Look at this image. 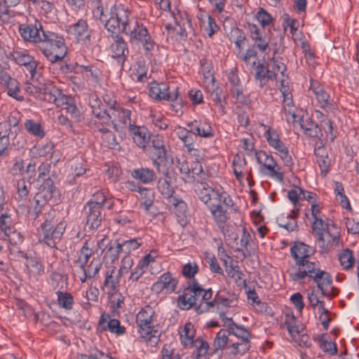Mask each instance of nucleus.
Masks as SVG:
<instances>
[{
	"label": "nucleus",
	"mask_w": 359,
	"mask_h": 359,
	"mask_svg": "<svg viewBox=\"0 0 359 359\" xmlns=\"http://www.w3.org/2000/svg\"><path fill=\"white\" fill-rule=\"evenodd\" d=\"M194 187L199 200L210 210L214 221L222 224L226 219L224 206L231 208L233 205L229 194L216 189L210 183L195 184Z\"/></svg>",
	"instance_id": "1"
},
{
	"label": "nucleus",
	"mask_w": 359,
	"mask_h": 359,
	"mask_svg": "<svg viewBox=\"0 0 359 359\" xmlns=\"http://www.w3.org/2000/svg\"><path fill=\"white\" fill-rule=\"evenodd\" d=\"M97 6L93 11V16L104 24V28L110 33V36L120 35V32H126L129 25L131 11L122 4H115L111 7L110 17L104 13V8L100 0L97 1Z\"/></svg>",
	"instance_id": "2"
},
{
	"label": "nucleus",
	"mask_w": 359,
	"mask_h": 359,
	"mask_svg": "<svg viewBox=\"0 0 359 359\" xmlns=\"http://www.w3.org/2000/svg\"><path fill=\"white\" fill-rule=\"evenodd\" d=\"M39 48L51 63L63 60L67 52V47L62 35L58 33L42 30Z\"/></svg>",
	"instance_id": "3"
},
{
	"label": "nucleus",
	"mask_w": 359,
	"mask_h": 359,
	"mask_svg": "<svg viewBox=\"0 0 359 359\" xmlns=\"http://www.w3.org/2000/svg\"><path fill=\"white\" fill-rule=\"evenodd\" d=\"M290 252L291 257L294 260V264L287 271L288 276L291 280L297 274H300V272L304 273L303 270L313 265L314 262L310 261L309 259L316 253V250L314 247L303 242L295 241L291 246Z\"/></svg>",
	"instance_id": "4"
},
{
	"label": "nucleus",
	"mask_w": 359,
	"mask_h": 359,
	"mask_svg": "<svg viewBox=\"0 0 359 359\" xmlns=\"http://www.w3.org/2000/svg\"><path fill=\"white\" fill-rule=\"evenodd\" d=\"M283 60L282 57L273 56L269 60L268 63L264 61L258 62L255 68V79L259 82L261 88H264L269 81L276 80L278 72L284 77L287 66Z\"/></svg>",
	"instance_id": "5"
},
{
	"label": "nucleus",
	"mask_w": 359,
	"mask_h": 359,
	"mask_svg": "<svg viewBox=\"0 0 359 359\" xmlns=\"http://www.w3.org/2000/svg\"><path fill=\"white\" fill-rule=\"evenodd\" d=\"M230 323L226 325V329H221L216 334L214 339V351L212 353H216L217 351H222L226 346L229 341V336L232 334L241 341L250 342L252 334L243 325L236 324L233 319H227Z\"/></svg>",
	"instance_id": "6"
},
{
	"label": "nucleus",
	"mask_w": 359,
	"mask_h": 359,
	"mask_svg": "<svg viewBox=\"0 0 359 359\" xmlns=\"http://www.w3.org/2000/svg\"><path fill=\"white\" fill-rule=\"evenodd\" d=\"M65 228V222L57 223L53 219L46 218L41 224L40 242L46 243L50 248H55L56 244L60 241Z\"/></svg>",
	"instance_id": "7"
},
{
	"label": "nucleus",
	"mask_w": 359,
	"mask_h": 359,
	"mask_svg": "<svg viewBox=\"0 0 359 359\" xmlns=\"http://www.w3.org/2000/svg\"><path fill=\"white\" fill-rule=\"evenodd\" d=\"M203 288L196 279L188 282L182 294L177 298V304L182 310H188L194 306L203 294Z\"/></svg>",
	"instance_id": "8"
},
{
	"label": "nucleus",
	"mask_w": 359,
	"mask_h": 359,
	"mask_svg": "<svg viewBox=\"0 0 359 359\" xmlns=\"http://www.w3.org/2000/svg\"><path fill=\"white\" fill-rule=\"evenodd\" d=\"M313 267L306 268L304 273L300 272V274H297L291 280L294 282H299L304 280L306 278H309V280H313L316 283L318 287H321L322 285L329 286L332 283V278L331 275L323 270H321L318 264L316 262L313 263Z\"/></svg>",
	"instance_id": "9"
},
{
	"label": "nucleus",
	"mask_w": 359,
	"mask_h": 359,
	"mask_svg": "<svg viewBox=\"0 0 359 359\" xmlns=\"http://www.w3.org/2000/svg\"><path fill=\"white\" fill-rule=\"evenodd\" d=\"M255 157L257 163L261 165V172L271 177L276 178L280 182L283 180L284 175L280 171L281 168L277 164L271 155L260 150L255 152Z\"/></svg>",
	"instance_id": "10"
},
{
	"label": "nucleus",
	"mask_w": 359,
	"mask_h": 359,
	"mask_svg": "<svg viewBox=\"0 0 359 359\" xmlns=\"http://www.w3.org/2000/svg\"><path fill=\"white\" fill-rule=\"evenodd\" d=\"M154 313L153 308L147 305L140 310L136 316V323L140 332L150 338L159 337L158 332L154 330L153 325Z\"/></svg>",
	"instance_id": "11"
},
{
	"label": "nucleus",
	"mask_w": 359,
	"mask_h": 359,
	"mask_svg": "<svg viewBox=\"0 0 359 359\" xmlns=\"http://www.w3.org/2000/svg\"><path fill=\"white\" fill-rule=\"evenodd\" d=\"M248 28L250 31V37L254 41L252 46L246 50L245 55L249 58L257 59V53L255 50V48H258L262 52H265L269 47L270 42L269 37L264 34L263 32L254 24H249Z\"/></svg>",
	"instance_id": "12"
},
{
	"label": "nucleus",
	"mask_w": 359,
	"mask_h": 359,
	"mask_svg": "<svg viewBox=\"0 0 359 359\" xmlns=\"http://www.w3.org/2000/svg\"><path fill=\"white\" fill-rule=\"evenodd\" d=\"M93 197L83 206V212L86 217V225L91 230L97 229L105 217V214Z\"/></svg>",
	"instance_id": "13"
},
{
	"label": "nucleus",
	"mask_w": 359,
	"mask_h": 359,
	"mask_svg": "<svg viewBox=\"0 0 359 359\" xmlns=\"http://www.w3.org/2000/svg\"><path fill=\"white\" fill-rule=\"evenodd\" d=\"M42 30H44L41 22L34 18L33 22L20 24L18 31L22 38L27 42L39 43L41 41Z\"/></svg>",
	"instance_id": "14"
},
{
	"label": "nucleus",
	"mask_w": 359,
	"mask_h": 359,
	"mask_svg": "<svg viewBox=\"0 0 359 359\" xmlns=\"http://www.w3.org/2000/svg\"><path fill=\"white\" fill-rule=\"evenodd\" d=\"M149 158L158 173L163 176L169 175V167L170 163H172V156L168 154L166 148L150 151Z\"/></svg>",
	"instance_id": "15"
},
{
	"label": "nucleus",
	"mask_w": 359,
	"mask_h": 359,
	"mask_svg": "<svg viewBox=\"0 0 359 359\" xmlns=\"http://www.w3.org/2000/svg\"><path fill=\"white\" fill-rule=\"evenodd\" d=\"M40 100L54 103L57 107H63L64 100H66V95H64L60 89L57 88L51 82L42 84Z\"/></svg>",
	"instance_id": "16"
},
{
	"label": "nucleus",
	"mask_w": 359,
	"mask_h": 359,
	"mask_svg": "<svg viewBox=\"0 0 359 359\" xmlns=\"http://www.w3.org/2000/svg\"><path fill=\"white\" fill-rule=\"evenodd\" d=\"M111 38L114 40L110 46L112 57L117 60L119 65L123 67L129 55L128 43L121 35L111 36Z\"/></svg>",
	"instance_id": "17"
},
{
	"label": "nucleus",
	"mask_w": 359,
	"mask_h": 359,
	"mask_svg": "<svg viewBox=\"0 0 359 359\" xmlns=\"http://www.w3.org/2000/svg\"><path fill=\"white\" fill-rule=\"evenodd\" d=\"M67 32L73 35L77 41H82L83 43L90 44L91 32L89 31L88 22L84 19H79L76 22L69 25Z\"/></svg>",
	"instance_id": "18"
},
{
	"label": "nucleus",
	"mask_w": 359,
	"mask_h": 359,
	"mask_svg": "<svg viewBox=\"0 0 359 359\" xmlns=\"http://www.w3.org/2000/svg\"><path fill=\"white\" fill-rule=\"evenodd\" d=\"M309 90L315 95L320 107L325 110L331 111L334 109L330 95L324 90L319 82L313 79H310Z\"/></svg>",
	"instance_id": "19"
},
{
	"label": "nucleus",
	"mask_w": 359,
	"mask_h": 359,
	"mask_svg": "<svg viewBox=\"0 0 359 359\" xmlns=\"http://www.w3.org/2000/svg\"><path fill=\"white\" fill-rule=\"evenodd\" d=\"M178 283L177 279L172 277L170 272L163 273L151 286V290L157 294L161 293L164 290L167 292L171 293L176 289Z\"/></svg>",
	"instance_id": "20"
},
{
	"label": "nucleus",
	"mask_w": 359,
	"mask_h": 359,
	"mask_svg": "<svg viewBox=\"0 0 359 359\" xmlns=\"http://www.w3.org/2000/svg\"><path fill=\"white\" fill-rule=\"evenodd\" d=\"M170 87L165 83L153 81L149 84V95L156 100H172V97H176V94L170 95Z\"/></svg>",
	"instance_id": "21"
},
{
	"label": "nucleus",
	"mask_w": 359,
	"mask_h": 359,
	"mask_svg": "<svg viewBox=\"0 0 359 359\" xmlns=\"http://www.w3.org/2000/svg\"><path fill=\"white\" fill-rule=\"evenodd\" d=\"M280 86L279 90L282 93L283 100V106L284 111L286 114H290L293 118V121H297V116L295 115V108L294 106V102L292 100V93L290 91L288 84H285V81L282 79L280 81Z\"/></svg>",
	"instance_id": "22"
},
{
	"label": "nucleus",
	"mask_w": 359,
	"mask_h": 359,
	"mask_svg": "<svg viewBox=\"0 0 359 359\" xmlns=\"http://www.w3.org/2000/svg\"><path fill=\"white\" fill-rule=\"evenodd\" d=\"M131 22L127 26L126 32L125 34L129 35V41L130 43L138 44L141 40L147 36L149 31L145 25L137 20H135L134 26H130Z\"/></svg>",
	"instance_id": "23"
},
{
	"label": "nucleus",
	"mask_w": 359,
	"mask_h": 359,
	"mask_svg": "<svg viewBox=\"0 0 359 359\" xmlns=\"http://www.w3.org/2000/svg\"><path fill=\"white\" fill-rule=\"evenodd\" d=\"M128 129L133 135V139L135 144L142 149H144L149 144L150 136L145 128L135 126L129 122Z\"/></svg>",
	"instance_id": "24"
},
{
	"label": "nucleus",
	"mask_w": 359,
	"mask_h": 359,
	"mask_svg": "<svg viewBox=\"0 0 359 359\" xmlns=\"http://www.w3.org/2000/svg\"><path fill=\"white\" fill-rule=\"evenodd\" d=\"M191 132L196 135L205 138H211L215 136V132L210 124L205 121L194 120L187 124Z\"/></svg>",
	"instance_id": "25"
},
{
	"label": "nucleus",
	"mask_w": 359,
	"mask_h": 359,
	"mask_svg": "<svg viewBox=\"0 0 359 359\" xmlns=\"http://www.w3.org/2000/svg\"><path fill=\"white\" fill-rule=\"evenodd\" d=\"M12 57L16 64L25 66L27 68V70L30 73L32 77L34 76L37 63L32 56L24 52L15 51L12 54Z\"/></svg>",
	"instance_id": "26"
},
{
	"label": "nucleus",
	"mask_w": 359,
	"mask_h": 359,
	"mask_svg": "<svg viewBox=\"0 0 359 359\" xmlns=\"http://www.w3.org/2000/svg\"><path fill=\"white\" fill-rule=\"evenodd\" d=\"M39 187L37 194L43 196V198L50 201L53 198H57L59 194L58 189L55 186L53 180L48 176L46 180H41V182H36Z\"/></svg>",
	"instance_id": "27"
},
{
	"label": "nucleus",
	"mask_w": 359,
	"mask_h": 359,
	"mask_svg": "<svg viewBox=\"0 0 359 359\" xmlns=\"http://www.w3.org/2000/svg\"><path fill=\"white\" fill-rule=\"evenodd\" d=\"M131 176L137 182L148 184L154 182L156 179V174L153 169L141 167L131 171Z\"/></svg>",
	"instance_id": "28"
},
{
	"label": "nucleus",
	"mask_w": 359,
	"mask_h": 359,
	"mask_svg": "<svg viewBox=\"0 0 359 359\" xmlns=\"http://www.w3.org/2000/svg\"><path fill=\"white\" fill-rule=\"evenodd\" d=\"M284 324L292 338H295L304 331L303 325L301 324L292 311L285 313Z\"/></svg>",
	"instance_id": "29"
},
{
	"label": "nucleus",
	"mask_w": 359,
	"mask_h": 359,
	"mask_svg": "<svg viewBox=\"0 0 359 359\" xmlns=\"http://www.w3.org/2000/svg\"><path fill=\"white\" fill-rule=\"evenodd\" d=\"M224 256L226 258L231 259L229 269H226L228 276L235 280L237 285L246 287V280L244 278L245 275L239 269L237 261L232 259L231 257L226 252H224Z\"/></svg>",
	"instance_id": "30"
},
{
	"label": "nucleus",
	"mask_w": 359,
	"mask_h": 359,
	"mask_svg": "<svg viewBox=\"0 0 359 359\" xmlns=\"http://www.w3.org/2000/svg\"><path fill=\"white\" fill-rule=\"evenodd\" d=\"M299 125L301 128L304 130V133L310 137L320 139L323 137L322 129L310 117L306 119L299 118Z\"/></svg>",
	"instance_id": "31"
},
{
	"label": "nucleus",
	"mask_w": 359,
	"mask_h": 359,
	"mask_svg": "<svg viewBox=\"0 0 359 359\" xmlns=\"http://www.w3.org/2000/svg\"><path fill=\"white\" fill-rule=\"evenodd\" d=\"M106 238H102L98 245H104L107 248L104 257L109 259L111 263L114 264L119 257L121 252H123L121 245L118 241H110L109 244H105Z\"/></svg>",
	"instance_id": "32"
},
{
	"label": "nucleus",
	"mask_w": 359,
	"mask_h": 359,
	"mask_svg": "<svg viewBox=\"0 0 359 359\" xmlns=\"http://www.w3.org/2000/svg\"><path fill=\"white\" fill-rule=\"evenodd\" d=\"M170 174L168 176H163L160 177L157 182V189L163 196V198H166L168 201L174 198L175 191L172 187L170 181Z\"/></svg>",
	"instance_id": "33"
},
{
	"label": "nucleus",
	"mask_w": 359,
	"mask_h": 359,
	"mask_svg": "<svg viewBox=\"0 0 359 359\" xmlns=\"http://www.w3.org/2000/svg\"><path fill=\"white\" fill-rule=\"evenodd\" d=\"M115 272L116 267L114 266L106 272L105 279L103 283V286L106 289V293H111V291L114 292L116 290H118L121 275H119L118 272L116 275H114Z\"/></svg>",
	"instance_id": "34"
},
{
	"label": "nucleus",
	"mask_w": 359,
	"mask_h": 359,
	"mask_svg": "<svg viewBox=\"0 0 359 359\" xmlns=\"http://www.w3.org/2000/svg\"><path fill=\"white\" fill-rule=\"evenodd\" d=\"M92 197L94 201L99 202L98 205H101L102 210L104 208L111 210L114 205V198L104 190L96 191Z\"/></svg>",
	"instance_id": "35"
},
{
	"label": "nucleus",
	"mask_w": 359,
	"mask_h": 359,
	"mask_svg": "<svg viewBox=\"0 0 359 359\" xmlns=\"http://www.w3.org/2000/svg\"><path fill=\"white\" fill-rule=\"evenodd\" d=\"M30 187L31 182L27 181L25 177L18 180L16 184L15 199L20 202H25L28 199Z\"/></svg>",
	"instance_id": "36"
},
{
	"label": "nucleus",
	"mask_w": 359,
	"mask_h": 359,
	"mask_svg": "<svg viewBox=\"0 0 359 359\" xmlns=\"http://www.w3.org/2000/svg\"><path fill=\"white\" fill-rule=\"evenodd\" d=\"M140 194V199L142 201L140 203V207L143 208L147 212H149L150 208L153 205L155 195L152 189L142 187L138 192Z\"/></svg>",
	"instance_id": "37"
},
{
	"label": "nucleus",
	"mask_w": 359,
	"mask_h": 359,
	"mask_svg": "<svg viewBox=\"0 0 359 359\" xmlns=\"http://www.w3.org/2000/svg\"><path fill=\"white\" fill-rule=\"evenodd\" d=\"M24 125L25 130L29 134L40 139L45 137V130L39 122L35 121L33 119H27Z\"/></svg>",
	"instance_id": "38"
},
{
	"label": "nucleus",
	"mask_w": 359,
	"mask_h": 359,
	"mask_svg": "<svg viewBox=\"0 0 359 359\" xmlns=\"http://www.w3.org/2000/svg\"><path fill=\"white\" fill-rule=\"evenodd\" d=\"M190 345L196 348L193 352L196 359H207L206 354L209 349V344L206 341L198 337Z\"/></svg>",
	"instance_id": "39"
},
{
	"label": "nucleus",
	"mask_w": 359,
	"mask_h": 359,
	"mask_svg": "<svg viewBox=\"0 0 359 359\" xmlns=\"http://www.w3.org/2000/svg\"><path fill=\"white\" fill-rule=\"evenodd\" d=\"M4 86H6L8 95L18 101L24 100V97L22 95L20 83L17 79L11 77Z\"/></svg>",
	"instance_id": "40"
},
{
	"label": "nucleus",
	"mask_w": 359,
	"mask_h": 359,
	"mask_svg": "<svg viewBox=\"0 0 359 359\" xmlns=\"http://www.w3.org/2000/svg\"><path fill=\"white\" fill-rule=\"evenodd\" d=\"M330 337L327 334H323L318 338L319 346L320 349L332 355L337 353V344L334 342L330 341Z\"/></svg>",
	"instance_id": "41"
},
{
	"label": "nucleus",
	"mask_w": 359,
	"mask_h": 359,
	"mask_svg": "<svg viewBox=\"0 0 359 359\" xmlns=\"http://www.w3.org/2000/svg\"><path fill=\"white\" fill-rule=\"evenodd\" d=\"M195 332L194 325L191 322H188L184 325L183 331L182 332H180V340L184 346L194 343Z\"/></svg>",
	"instance_id": "42"
},
{
	"label": "nucleus",
	"mask_w": 359,
	"mask_h": 359,
	"mask_svg": "<svg viewBox=\"0 0 359 359\" xmlns=\"http://www.w3.org/2000/svg\"><path fill=\"white\" fill-rule=\"evenodd\" d=\"M277 223L280 227L285 229L288 232H292L298 227L297 222L291 214H287L285 217L283 214L277 218Z\"/></svg>",
	"instance_id": "43"
},
{
	"label": "nucleus",
	"mask_w": 359,
	"mask_h": 359,
	"mask_svg": "<svg viewBox=\"0 0 359 359\" xmlns=\"http://www.w3.org/2000/svg\"><path fill=\"white\" fill-rule=\"evenodd\" d=\"M57 296L58 304L60 307L66 310H72L74 304V297L70 292H62L58 290L56 292Z\"/></svg>",
	"instance_id": "44"
},
{
	"label": "nucleus",
	"mask_w": 359,
	"mask_h": 359,
	"mask_svg": "<svg viewBox=\"0 0 359 359\" xmlns=\"http://www.w3.org/2000/svg\"><path fill=\"white\" fill-rule=\"evenodd\" d=\"M64 106L60 107L62 109H65L67 113L69 114L72 118L76 121H80L81 113L76 104L74 103L70 96L66 95V100H64Z\"/></svg>",
	"instance_id": "45"
},
{
	"label": "nucleus",
	"mask_w": 359,
	"mask_h": 359,
	"mask_svg": "<svg viewBox=\"0 0 359 359\" xmlns=\"http://www.w3.org/2000/svg\"><path fill=\"white\" fill-rule=\"evenodd\" d=\"M112 115L118 118V121L120 123L121 130L126 126L128 122L130 121L131 111L128 109H124L121 107H118L116 109L112 111Z\"/></svg>",
	"instance_id": "46"
},
{
	"label": "nucleus",
	"mask_w": 359,
	"mask_h": 359,
	"mask_svg": "<svg viewBox=\"0 0 359 359\" xmlns=\"http://www.w3.org/2000/svg\"><path fill=\"white\" fill-rule=\"evenodd\" d=\"M180 130L177 132L178 137L183 142L184 146L187 148L188 151L193 149L194 137L191 132V129L187 130L184 128L179 127Z\"/></svg>",
	"instance_id": "47"
},
{
	"label": "nucleus",
	"mask_w": 359,
	"mask_h": 359,
	"mask_svg": "<svg viewBox=\"0 0 359 359\" xmlns=\"http://www.w3.org/2000/svg\"><path fill=\"white\" fill-rule=\"evenodd\" d=\"M168 203L174 206L175 212L178 217L183 219L186 216L187 205L182 199L175 196Z\"/></svg>",
	"instance_id": "48"
},
{
	"label": "nucleus",
	"mask_w": 359,
	"mask_h": 359,
	"mask_svg": "<svg viewBox=\"0 0 359 359\" xmlns=\"http://www.w3.org/2000/svg\"><path fill=\"white\" fill-rule=\"evenodd\" d=\"M228 349H231L230 354L232 355H243L247 353L250 348V342L241 341V342H233L227 347Z\"/></svg>",
	"instance_id": "49"
},
{
	"label": "nucleus",
	"mask_w": 359,
	"mask_h": 359,
	"mask_svg": "<svg viewBox=\"0 0 359 359\" xmlns=\"http://www.w3.org/2000/svg\"><path fill=\"white\" fill-rule=\"evenodd\" d=\"M92 253V249L89 247L88 242H86L79 251V255L76 261V262L80 264L81 270H84V268H86V265L91 257Z\"/></svg>",
	"instance_id": "50"
},
{
	"label": "nucleus",
	"mask_w": 359,
	"mask_h": 359,
	"mask_svg": "<svg viewBox=\"0 0 359 359\" xmlns=\"http://www.w3.org/2000/svg\"><path fill=\"white\" fill-rule=\"evenodd\" d=\"M91 127L94 130H96L103 134L108 135L109 137L111 140V142L110 143L111 147H114L116 144V137L114 133L110 131L107 126H106L103 123H102L100 120L95 121L91 123Z\"/></svg>",
	"instance_id": "51"
},
{
	"label": "nucleus",
	"mask_w": 359,
	"mask_h": 359,
	"mask_svg": "<svg viewBox=\"0 0 359 359\" xmlns=\"http://www.w3.org/2000/svg\"><path fill=\"white\" fill-rule=\"evenodd\" d=\"M339 259L341 266L346 270L351 268L355 262L353 251L349 249L344 250L339 255Z\"/></svg>",
	"instance_id": "52"
},
{
	"label": "nucleus",
	"mask_w": 359,
	"mask_h": 359,
	"mask_svg": "<svg viewBox=\"0 0 359 359\" xmlns=\"http://www.w3.org/2000/svg\"><path fill=\"white\" fill-rule=\"evenodd\" d=\"M256 18L259 24L262 25V29H260L264 34V27L269 26L273 18L264 8H259V10L256 14Z\"/></svg>",
	"instance_id": "53"
},
{
	"label": "nucleus",
	"mask_w": 359,
	"mask_h": 359,
	"mask_svg": "<svg viewBox=\"0 0 359 359\" xmlns=\"http://www.w3.org/2000/svg\"><path fill=\"white\" fill-rule=\"evenodd\" d=\"M211 88H208V90L210 92V96L212 101L216 103H220L221 102H224V100H226L227 95L224 94L222 88L216 86L215 83H211Z\"/></svg>",
	"instance_id": "54"
},
{
	"label": "nucleus",
	"mask_w": 359,
	"mask_h": 359,
	"mask_svg": "<svg viewBox=\"0 0 359 359\" xmlns=\"http://www.w3.org/2000/svg\"><path fill=\"white\" fill-rule=\"evenodd\" d=\"M9 129L5 123H0V155H2L9 144Z\"/></svg>",
	"instance_id": "55"
},
{
	"label": "nucleus",
	"mask_w": 359,
	"mask_h": 359,
	"mask_svg": "<svg viewBox=\"0 0 359 359\" xmlns=\"http://www.w3.org/2000/svg\"><path fill=\"white\" fill-rule=\"evenodd\" d=\"M121 248L123 252L129 254L131 251L137 250L142 244V238L138 237L136 238H132L126 241H123L120 243Z\"/></svg>",
	"instance_id": "56"
},
{
	"label": "nucleus",
	"mask_w": 359,
	"mask_h": 359,
	"mask_svg": "<svg viewBox=\"0 0 359 359\" xmlns=\"http://www.w3.org/2000/svg\"><path fill=\"white\" fill-rule=\"evenodd\" d=\"M170 95H175L176 94V97H172V100H166L167 101L171 102V107L172 110L176 113L181 111L182 108L183 107V100L181 95L179 93L178 88H174L172 90L170 93Z\"/></svg>",
	"instance_id": "57"
},
{
	"label": "nucleus",
	"mask_w": 359,
	"mask_h": 359,
	"mask_svg": "<svg viewBox=\"0 0 359 359\" xmlns=\"http://www.w3.org/2000/svg\"><path fill=\"white\" fill-rule=\"evenodd\" d=\"M142 44L144 55L147 57H149L151 55V51L154 49V47L156 46V43L153 40L151 36L150 35L149 32L147 34V36H144L141 41L138 43V44Z\"/></svg>",
	"instance_id": "58"
},
{
	"label": "nucleus",
	"mask_w": 359,
	"mask_h": 359,
	"mask_svg": "<svg viewBox=\"0 0 359 359\" xmlns=\"http://www.w3.org/2000/svg\"><path fill=\"white\" fill-rule=\"evenodd\" d=\"M112 319L111 315L108 313L103 312L101 314L98 322V328L100 332H110Z\"/></svg>",
	"instance_id": "59"
},
{
	"label": "nucleus",
	"mask_w": 359,
	"mask_h": 359,
	"mask_svg": "<svg viewBox=\"0 0 359 359\" xmlns=\"http://www.w3.org/2000/svg\"><path fill=\"white\" fill-rule=\"evenodd\" d=\"M25 161L22 158H16L10 168V172L13 176H22L25 175Z\"/></svg>",
	"instance_id": "60"
},
{
	"label": "nucleus",
	"mask_w": 359,
	"mask_h": 359,
	"mask_svg": "<svg viewBox=\"0 0 359 359\" xmlns=\"http://www.w3.org/2000/svg\"><path fill=\"white\" fill-rule=\"evenodd\" d=\"M14 228L13 220L10 215L1 213L0 215V229L5 233Z\"/></svg>",
	"instance_id": "61"
},
{
	"label": "nucleus",
	"mask_w": 359,
	"mask_h": 359,
	"mask_svg": "<svg viewBox=\"0 0 359 359\" xmlns=\"http://www.w3.org/2000/svg\"><path fill=\"white\" fill-rule=\"evenodd\" d=\"M198 271V266L195 262H189L182 266V273L187 278H192Z\"/></svg>",
	"instance_id": "62"
},
{
	"label": "nucleus",
	"mask_w": 359,
	"mask_h": 359,
	"mask_svg": "<svg viewBox=\"0 0 359 359\" xmlns=\"http://www.w3.org/2000/svg\"><path fill=\"white\" fill-rule=\"evenodd\" d=\"M112 114H109L107 111L99 120L103 123L106 126H112L113 128L118 133L121 132V127L120 124L116 123V118L112 119Z\"/></svg>",
	"instance_id": "63"
},
{
	"label": "nucleus",
	"mask_w": 359,
	"mask_h": 359,
	"mask_svg": "<svg viewBox=\"0 0 359 359\" xmlns=\"http://www.w3.org/2000/svg\"><path fill=\"white\" fill-rule=\"evenodd\" d=\"M51 168V163L43 162L38 167V177L34 180L36 182H41L43 180H46V176L49 175Z\"/></svg>",
	"instance_id": "64"
}]
</instances>
